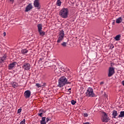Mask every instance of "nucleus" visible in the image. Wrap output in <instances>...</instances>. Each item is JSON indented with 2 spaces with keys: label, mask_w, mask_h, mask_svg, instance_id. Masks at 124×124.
<instances>
[{
  "label": "nucleus",
  "mask_w": 124,
  "mask_h": 124,
  "mask_svg": "<svg viewBox=\"0 0 124 124\" xmlns=\"http://www.w3.org/2000/svg\"><path fill=\"white\" fill-rule=\"evenodd\" d=\"M66 84H70V82L67 81V79L65 77H61L59 80L58 87L62 88V87H63Z\"/></svg>",
  "instance_id": "1"
},
{
  "label": "nucleus",
  "mask_w": 124,
  "mask_h": 124,
  "mask_svg": "<svg viewBox=\"0 0 124 124\" xmlns=\"http://www.w3.org/2000/svg\"><path fill=\"white\" fill-rule=\"evenodd\" d=\"M66 84H70V82L67 81V79L65 77H61L59 80L58 87L62 88V87H63Z\"/></svg>",
  "instance_id": "2"
},
{
  "label": "nucleus",
  "mask_w": 124,
  "mask_h": 124,
  "mask_svg": "<svg viewBox=\"0 0 124 124\" xmlns=\"http://www.w3.org/2000/svg\"><path fill=\"white\" fill-rule=\"evenodd\" d=\"M66 84H70V82L67 81V79L65 77H61L59 80L58 87L62 88V87H63Z\"/></svg>",
  "instance_id": "3"
},
{
  "label": "nucleus",
  "mask_w": 124,
  "mask_h": 124,
  "mask_svg": "<svg viewBox=\"0 0 124 124\" xmlns=\"http://www.w3.org/2000/svg\"><path fill=\"white\" fill-rule=\"evenodd\" d=\"M68 9L63 8L60 11L59 15L62 18H67V16H68Z\"/></svg>",
  "instance_id": "4"
},
{
  "label": "nucleus",
  "mask_w": 124,
  "mask_h": 124,
  "mask_svg": "<svg viewBox=\"0 0 124 124\" xmlns=\"http://www.w3.org/2000/svg\"><path fill=\"white\" fill-rule=\"evenodd\" d=\"M86 95L88 97H95V94L93 93V89L92 88H88L86 93Z\"/></svg>",
  "instance_id": "5"
},
{
  "label": "nucleus",
  "mask_w": 124,
  "mask_h": 124,
  "mask_svg": "<svg viewBox=\"0 0 124 124\" xmlns=\"http://www.w3.org/2000/svg\"><path fill=\"white\" fill-rule=\"evenodd\" d=\"M102 116L101 118V120L102 122L104 123H107L108 122V116L105 112H102Z\"/></svg>",
  "instance_id": "6"
},
{
  "label": "nucleus",
  "mask_w": 124,
  "mask_h": 124,
  "mask_svg": "<svg viewBox=\"0 0 124 124\" xmlns=\"http://www.w3.org/2000/svg\"><path fill=\"white\" fill-rule=\"evenodd\" d=\"M63 37H64V32L63 31H60L59 37L57 40L58 43H60L63 39Z\"/></svg>",
  "instance_id": "7"
},
{
  "label": "nucleus",
  "mask_w": 124,
  "mask_h": 124,
  "mask_svg": "<svg viewBox=\"0 0 124 124\" xmlns=\"http://www.w3.org/2000/svg\"><path fill=\"white\" fill-rule=\"evenodd\" d=\"M33 5L34 7L37 8V9H40V3H39V0H35L34 1Z\"/></svg>",
  "instance_id": "8"
},
{
  "label": "nucleus",
  "mask_w": 124,
  "mask_h": 124,
  "mask_svg": "<svg viewBox=\"0 0 124 124\" xmlns=\"http://www.w3.org/2000/svg\"><path fill=\"white\" fill-rule=\"evenodd\" d=\"M115 73V68L110 67L109 69V77L112 76Z\"/></svg>",
  "instance_id": "9"
},
{
  "label": "nucleus",
  "mask_w": 124,
  "mask_h": 124,
  "mask_svg": "<svg viewBox=\"0 0 124 124\" xmlns=\"http://www.w3.org/2000/svg\"><path fill=\"white\" fill-rule=\"evenodd\" d=\"M31 64L29 63H25L22 66V68H24L25 70H29L30 69V67Z\"/></svg>",
  "instance_id": "10"
},
{
  "label": "nucleus",
  "mask_w": 124,
  "mask_h": 124,
  "mask_svg": "<svg viewBox=\"0 0 124 124\" xmlns=\"http://www.w3.org/2000/svg\"><path fill=\"white\" fill-rule=\"evenodd\" d=\"M24 96L26 98H30L31 96V91L30 90H27L24 93Z\"/></svg>",
  "instance_id": "11"
},
{
  "label": "nucleus",
  "mask_w": 124,
  "mask_h": 124,
  "mask_svg": "<svg viewBox=\"0 0 124 124\" xmlns=\"http://www.w3.org/2000/svg\"><path fill=\"white\" fill-rule=\"evenodd\" d=\"M31 9H32V5H31V4H29L26 7L25 12H28V11H30Z\"/></svg>",
  "instance_id": "12"
},
{
  "label": "nucleus",
  "mask_w": 124,
  "mask_h": 124,
  "mask_svg": "<svg viewBox=\"0 0 124 124\" xmlns=\"http://www.w3.org/2000/svg\"><path fill=\"white\" fill-rule=\"evenodd\" d=\"M36 86L37 88H43V87H45V83H36Z\"/></svg>",
  "instance_id": "13"
},
{
  "label": "nucleus",
  "mask_w": 124,
  "mask_h": 124,
  "mask_svg": "<svg viewBox=\"0 0 124 124\" xmlns=\"http://www.w3.org/2000/svg\"><path fill=\"white\" fill-rule=\"evenodd\" d=\"M7 56L6 55H4L3 57L0 58V62L2 63V62H4V61H5V60H6V58H7Z\"/></svg>",
  "instance_id": "14"
},
{
  "label": "nucleus",
  "mask_w": 124,
  "mask_h": 124,
  "mask_svg": "<svg viewBox=\"0 0 124 124\" xmlns=\"http://www.w3.org/2000/svg\"><path fill=\"white\" fill-rule=\"evenodd\" d=\"M122 22H123V18L122 17H120L116 19V23H117V24H120L122 23Z\"/></svg>",
  "instance_id": "15"
},
{
  "label": "nucleus",
  "mask_w": 124,
  "mask_h": 124,
  "mask_svg": "<svg viewBox=\"0 0 124 124\" xmlns=\"http://www.w3.org/2000/svg\"><path fill=\"white\" fill-rule=\"evenodd\" d=\"M16 64V62H13L9 64V69H12L14 66H15V65Z\"/></svg>",
  "instance_id": "16"
},
{
  "label": "nucleus",
  "mask_w": 124,
  "mask_h": 124,
  "mask_svg": "<svg viewBox=\"0 0 124 124\" xmlns=\"http://www.w3.org/2000/svg\"><path fill=\"white\" fill-rule=\"evenodd\" d=\"M113 117L116 118V117L118 116V112L116 110H113L112 112Z\"/></svg>",
  "instance_id": "17"
},
{
  "label": "nucleus",
  "mask_w": 124,
  "mask_h": 124,
  "mask_svg": "<svg viewBox=\"0 0 124 124\" xmlns=\"http://www.w3.org/2000/svg\"><path fill=\"white\" fill-rule=\"evenodd\" d=\"M114 39L115 40H116V41H119V40H121V35L119 34V35H116Z\"/></svg>",
  "instance_id": "18"
},
{
  "label": "nucleus",
  "mask_w": 124,
  "mask_h": 124,
  "mask_svg": "<svg viewBox=\"0 0 124 124\" xmlns=\"http://www.w3.org/2000/svg\"><path fill=\"white\" fill-rule=\"evenodd\" d=\"M124 111L120 112V114L118 116V118H124Z\"/></svg>",
  "instance_id": "19"
},
{
  "label": "nucleus",
  "mask_w": 124,
  "mask_h": 124,
  "mask_svg": "<svg viewBox=\"0 0 124 124\" xmlns=\"http://www.w3.org/2000/svg\"><path fill=\"white\" fill-rule=\"evenodd\" d=\"M46 119V117L42 118V120L40 121L41 124H46V122L45 121Z\"/></svg>",
  "instance_id": "20"
},
{
  "label": "nucleus",
  "mask_w": 124,
  "mask_h": 124,
  "mask_svg": "<svg viewBox=\"0 0 124 124\" xmlns=\"http://www.w3.org/2000/svg\"><path fill=\"white\" fill-rule=\"evenodd\" d=\"M38 29V31H42V24H39L37 26Z\"/></svg>",
  "instance_id": "21"
},
{
  "label": "nucleus",
  "mask_w": 124,
  "mask_h": 124,
  "mask_svg": "<svg viewBox=\"0 0 124 124\" xmlns=\"http://www.w3.org/2000/svg\"><path fill=\"white\" fill-rule=\"evenodd\" d=\"M62 4V1H61V0H58L56 3V5L58 6H61Z\"/></svg>",
  "instance_id": "22"
},
{
  "label": "nucleus",
  "mask_w": 124,
  "mask_h": 124,
  "mask_svg": "<svg viewBox=\"0 0 124 124\" xmlns=\"http://www.w3.org/2000/svg\"><path fill=\"white\" fill-rule=\"evenodd\" d=\"M40 35H41V36H43V35H45V32L43 31L42 30L39 31Z\"/></svg>",
  "instance_id": "23"
},
{
  "label": "nucleus",
  "mask_w": 124,
  "mask_h": 124,
  "mask_svg": "<svg viewBox=\"0 0 124 124\" xmlns=\"http://www.w3.org/2000/svg\"><path fill=\"white\" fill-rule=\"evenodd\" d=\"M21 53L22 54H27L28 53V50H27V49H22L21 50Z\"/></svg>",
  "instance_id": "24"
},
{
  "label": "nucleus",
  "mask_w": 124,
  "mask_h": 124,
  "mask_svg": "<svg viewBox=\"0 0 124 124\" xmlns=\"http://www.w3.org/2000/svg\"><path fill=\"white\" fill-rule=\"evenodd\" d=\"M17 86H18V83L16 82H13L12 84V87H13V88H16L17 87Z\"/></svg>",
  "instance_id": "25"
},
{
  "label": "nucleus",
  "mask_w": 124,
  "mask_h": 124,
  "mask_svg": "<svg viewBox=\"0 0 124 124\" xmlns=\"http://www.w3.org/2000/svg\"><path fill=\"white\" fill-rule=\"evenodd\" d=\"M61 45L63 46V47H66V42H63Z\"/></svg>",
  "instance_id": "26"
},
{
  "label": "nucleus",
  "mask_w": 124,
  "mask_h": 124,
  "mask_svg": "<svg viewBox=\"0 0 124 124\" xmlns=\"http://www.w3.org/2000/svg\"><path fill=\"white\" fill-rule=\"evenodd\" d=\"M72 105H75V104L76 103V101H75L74 100H72L71 101Z\"/></svg>",
  "instance_id": "27"
},
{
  "label": "nucleus",
  "mask_w": 124,
  "mask_h": 124,
  "mask_svg": "<svg viewBox=\"0 0 124 124\" xmlns=\"http://www.w3.org/2000/svg\"><path fill=\"white\" fill-rule=\"evenodd\" d=\"M26 121L25 119H24L22 121H21L20 123V124H25Z\"/></svg>",
  "instance_id": "28"
},
{
  "label": "nucleus",
  "mask_w": 124,
  "mask_h": 124,
  "mask_svg": "<svg viewBox=\"0 0 124 124\" xmlns=\"http://www.w3.org/2000/svg\"><path fill=\"white\" fill-rule=\"evenodd\" d=\"M21 112H22V109H21V108L18 109L17 110L18 114H20V113H21Z\"/></svg>",
  "instance_id": "29"
},
{
  "label": "nucleus",
  "mask_w": 124,
  "mask_h": 124,
  "mask_svg": "<svg viewBox=\"0 0 124 124\" xmlns=\"http://www.w3.org/2000/svg\"><path fill=\"white\" fill-rule=\"evenodd\" d=\"M43 114V112H41L40 113H38V116H39L40 117H42V114Z\"/></svg>",
  "instance_id": "30"
},
{
  "label": "nucleus",
  "mask_w": 124,
  "mask_h": 124,
  "mask_svg": "<svg viewBox=\"0 0 124 124\" xmlns=\"http://www.w3.org/2000/svg\"><path fill=\"white\" fill-rule=\"evenodd\" d=\"M114 48V46L113 45H110V49H113Z\"/></svg>",
  "instance_id": "31"
},
{
  "label": "nucleus",
  "mask_w": 124,
  "mask_h": 124,
  "mask_svg": "<svg viewBox=\"0 0 124 124\" xmlns=\"http://www.w3.org/2000/svg\"><path fill=\"white\" fill-rule=\"evenodd\" d=\"M49 121H51V119H50L49 118H46V123H48Z\"/></svg>",
  "instance_id": "32"
},
{
  "label": "nucleus",
  "mask_w": 124,
  "mask_h": 124,
  "mask_svg": "<svg viewBox=\"0 0 124 124\" xmlns=\"http://www.w3.org/2000/svg\"><path fill=\"white\" fill-rule=\"evenodd\" d=\"M84 117H88V113H84Z\"/></svg>",
  "instance_id": "33"
},
{
  "label": "nucleus",
  "mask_w": 124,
  "mask_h": 124,
  "mask_svg": "<svg viewBox=\"0 0 124 124\" xmlns=\"http://www.w3.org/2000/svg\"><path fill=\"white\" fill-rule=\"evenodd\" d=\"M122 84L124 86V80L122 81Z\"/></svg>",
  "instance_id": "34"
},
{
  "label": "nucleus",
  "mask_w": 124,
  "mask_h": 124,
  "mask_svg": "<svg viewBox=\"0 0 124 124\" xmlns=\"http://www.w3.org/2000/svg\"><path fill=\"white\" fill-rule=\"evenodd\" d=\"M3 35L4 36H5V35H6V33L5 32H3Z\"/></svg>",
  "instance_id": "35"
},
{
  "label": "nucleus",
  "mask_w": 124,
  "mask_h": 124,
  "mask_svg": "<svg viewBox=\"0 0 124 124\" xmlns=\"http://www.w3.org/2000/svg\"><path fill=\"white\" fill-rule=\"evenodd\" d=\"M103 84H104V82H101L100 83V85H103Z\"/></svg>",
  "instance_id": "36"
},
{
  "label": "nucleus",
  "mask_w": 124,
  "mask_h": 124,
  "mask_svg": "<svg viewBox=\"0 0 124 124\" xmlns=\"http://www.w3.org/2000/svg\"><path fill=\"white\" fill-rule=\"evenodd\" d=\"M114 63H111V66H113V65H114Z\"/></svg>",
  "instance_id": "37"
},
{
  "label": "nucleus",
  "mask_w": 124,
  "mask_h": 124,
  "mask_svg": "<svg viewBox=\"0 0 124 124\" xmlns=\"http://www.w3.org/2000/svg\"><path fill=\"white\" fill-rule=\"evenodd\" d=\"M10 1H11V2H13V1H14V0H10Z\"/></svg>",
  "instance_id": "38"
},
{
  "label": "nucleus",
  "mask_w": 124,
  "mask_h": 124,
  "mask_svg": "<svg viewBox=\"0 0 124 124\" xmlns=\"http://www.w3.org/2000/svg\"><path fill=\"white\" fill-rule=\"evenodd\" d=\"M85 124H90V123L89 122H87V123H85Z\"/></svg>",
  "instance_id": "39"
},
{
  "label": "nucleus",
  "mask_w": 124,
  "mask_h": 124,
  "mask_svg": "<svg viewBox=\"0 0 124 124\" xmlns=\"http://www.w3.org/2000/svg\"><path fill=\"white\" fill-rule=\"evenodd\" d=\"M56 73L57 72V73H60V72H55Z\"/></svg>",
  "instance_id": "40"
},
{
  "label": "nucleus",
  "mask_w": 124,
  "mask_h": 124,
  "mask_svg": "<svg viewBox=\"0 0 124 124\" xmlns=\"http://www.w3.org/2000/svg\"><path fill=\"white\" fill-rule=\"evenodd\" d=\"M70 90H71V89H69V91H70Z\"/></svg>",
  "instance_id": "41"
},
{
  "label": "nucleus",
  "mask_w": 124,
  "mask_h": 124,
  "mask_svg": "<svg viewBox=\"0 0 124 124\" xmlns=\"http://www.w3.org/2000/svg\"><path fill=\"white\" fill-rule=\"evenodd\" d=\"M41 112H42V110H40Z\"/></svg>",
  "instance_id": "42"
},
{
  "label": "nucleus",
  "mask_w": 124,
  "mask_h": 124,
  "mask_svg": "<svg viewBox=\"0 0 124 124\" xmlns=\"http://www.w3.org/2000/svg\"><path fill=\"white\" fill-rule=\"evenodd\" d=\"M108 76H109V74H108Z\"/></svg>",
  "instance_id": "43"
}]
</instances>
